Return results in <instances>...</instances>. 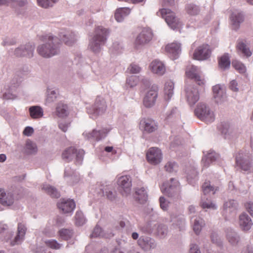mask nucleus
<instances>
[{
    "label": "nucleus",
    "mask_w": 253,
    "mask_h": 253,
    "mask_svg": "<svg viewBox=\"0 0 253 253\" xmlns=\"http://www.w3.org/2000/svg\"><path fill=\"white\" fill-rule=\"evenodd\" d=\"M148 162L152 165H156L161 163L163 159L161 150L157 147H151L146 153Z\"/></svg>",
    "instance_id": "nucleus-13"
},
{
    "label": "nucleus",
    "mask_w": 253,
    "mask_h": 253,
    "mask_svg": "<svg viewBox=\"0 0 253 253\" xmlns=\"http://www.w3.org/2000/svg\"><path fill=\"white\" fill-rule=\"evenodd\" d=\"M37 151V147L35 143L30 140L26 142L25 147V152L27 154H33Z\"/></svg>",
    "instance_id": "nucleus-52"
},
{
    "label": "nucleus",
    "mask_w": 253,
    "mask_h": 253,
    "mask_svg": "<svg viewBox=\"0 0 253 253\" xmlns=\"http://www.w3.org/2000/svg\"><path fill=\"white\" fill-rule=\"evenodd\" d=\"M39 6L47 8L52 7L59 0H37Z\"/></svg>",
    "instance_id": "nucleus-51"
},
{
    "label": "nucleus",
    "mask_w": 253,
    "mask_h": 253,
    "mask_svg": "<svg viewBox=\"0 0 253 253\" xmlns=\"http://www.w3.org/2000/svg\"><path fill=\"white\" fill-rule=\"evenodd\" d=\"M180 185L178 181L174 178H170L169 182H165L161 189L163 193L169 197L177 196L180 192Z\"/></svg>",
    "instance_id": "nucleus-8"
},
{
    "label": "nucleus",
    "mask_w": 253,
    "mask_h": 253,
    "mask_svg": "<svg viewBox=\"0 0 253 253\" xmlns=\"http://www.w3.org/2000/svg\"><path fill=\"white\" fill-rule=\"evenodd\" d=\"M217 190L216 187L212 186L210 181H206L202 185V191L204 194L203 196H205L208 194L213 195Z\"/></svg>",
    "instance_id": "nucleus-46"
},
{
    "label": "nucleus",
    "mask_w": 253,
    "mask_h": 253,
    "mask_svg": "<svg viewBox=\"0 0 253 253\" xmlns=\"http://www.w3.org/2000/svg\"><path fill=\"white\" fill-rule=\"evenodd\" d=\"M121 192L124 196H127L131 190V179L129 175L122 176L117 181Z\"/></svg>",
    "instance_id": "nucleus-12"
},
{
    "label": "nucleus",
    "mask_w": 253,
    "mask_h": 253,
    "mask_svg": "<svg viewBox=\"0 0 253 253\" xmlns=\"http://www.w3.org/2000/svg\"><path fill=\"white\" fill-rule=\"evenodd\" d=\"M239 224L240 227L244 231L250 230L253 225L252 219L246 212H243L240 215Z\"/></svg>",
    "instance_id": "nucleus-25"
},
{
    "label": "nucleus",
    "mask_w": 253,
    "mask_h": 253,
    "mask_svg": "<svg viewBox=\"0 0 253 253\" xmlns=\"http://www.w3.org/2000/svg\"><path fill=\"white\" fill-rule=\"evenodd\" d=\"M110 130L111 129L108 127H97L93 129L91 132H84L83 135L86 139H93L96 141H99L104 138Z\"/></svg>",
    "instance_id": "nucleus-9"
},
{
    "label": "nucleus",
    "mask_w": 253,
    "mask_h": 253,
    "mask_svg": "<svg viewBox=\"0 0 253 253\" xmlns=\"http://www.w3.org/2000/svg\"><path fill=\"white\" fill-rule=\"evenodd\" d=\"M76 224L78 226L84 225L85 222V219L81 211H77L75 215Z\"/></svg>",
    "instance_id": "nucleus-58"
},
{
    "label": "nucleus",
    "mask_w": 253,
    "mask_h": 253,
    "mask_svg": "<svg viewBox=\"0 0 253 253\" xmlns=\"http://www.w3.org/2000/svg\"><path fill=\"white\" fill-rule=\"evenodd\" d=\"M211 50L210 45L203 44L198 46L194 51L193 58L198 60H205L211 56Z\"/></svg>",
    "instance_id": "nucleus-11"
},
{
    "label": "nucleus",
    "mask_w": 253,
    "mask_h": 253,
    "mask_svg": "<svg viewBox=\"0 0 253 253\" xmlns=\"http://www.w3.org/2000/svg\"><path fill=\"white\" fill-rule=\"evenodd\" d=\"M89 66L86 64L77 65L76 68L77 78L81 81H85L89 75Z\"/></svg>",
    "instance_id": "nucleus-30"
},
{
    "label": "nucleus",
    "mask_w": 253,
    "mask_h": 253,
    "mask_svg": "<svg viewBox=\"0 0 253 253\" xmlns=\"http://www.w3.org/2000/svg\"><path fill=\"white\" fill-rule=\"evenodd\" d=\"M58 95L57 90L48 88L46 93V103H50L54 102Z\"/></svg>",
    "instance_id": "nucleus-49"
},
{
    "label": "nucleus",
    "mask_w": 253,
    "mask_h": 253,
    "mask_svg": "<svg viewBox=\"0 0 253 253\" xmlns=\"http://www.w3.org/2000/svg\"><path fill=\"white\" fill-rule=\"evenodd\" d=\"M45 245L50 248L54 250H59L62 247V244L57 242L55 240L50 239L45 241Z\"/></svg>",
    "instance_id": "nucleus-56"
},
{
    "label": "nucleus",
    "mask_w": 253,
    "mask_h": 253,
    "mask_svg": "<svg viewBox=\"0 0 253 253\" xmlns=\"http://www.w3.org/2000/svg\"><path fill=\"white\" fill-rule=\"evenodd\" d=\"M237 49L239 52L247 57L252 54L249 46L242 41H239L237 44Z\"/></svg>",
    "instance_id": "nucleus-41"
},
{
    "label": "nucleus",
    "mask_w": 253,
    "mask_h": 253,
    "mask_svg": "<svg viewBox=\"0 0 253 253\" xmlns=\"http://www.w3.org/2000/svg\"><path fill=\"white\" fill-rule=\"evenodd\" d=\"M198 176V171L195 169H192L187 173V179L189 183L193 184V180L197 179Z\"/></svg>",
    "instance_id": "nucleus-55"
},
{
    "label": "nucleus",
    "mask_w": 253,
    "mask_h": 253,
    "mask_svg": "<svg viewBox=\"0 0 253 253\" xmlns=\"http://www.w3.org/2000/svg\"><path fill=\"white\" fill-rule=\"evenodd\" d=\"M137 244L145 251L154 249L157 246L155 241L149 237H141L138 239Z\"/></svg>",
    "instance_id": "nucleus-24"
},
{
    "label": "nucleus",
    "mask_w": 253,
    "mask_h": 253,
    "mask_svg": "<svg viewBox=\"0 0 253 253\" xmlns=\"http://www.w3.org/2000/svg\"><path fill=\"white\" fill-rule=\"evenodd\" d=\"M139 127L142 130L151 133L157 129L158 126L154 120L149 118H143L140 121Z\"/></svg>",
    "instance_id": "nucleus-21"
},
{
    "label": "nucleus",
    "mask_w": 253,
    "mask_h": 253,
    "mask_svg": "<svg viewBox=\"0 0 253 253\" xmlns=\"http://www.w3.org/2000/svg\"><path fill=\"white\" fill-rule=\"evenodd\" d=\"M166 50L171 55L172 59L175 60L181 53V44L177 42L171 43L166 46Z\"/></svg>",
    "instance_id": "nucleus-31"
},
{
    "label": "nucleus",
    "mask_w": 253,
    "mask_h": 253,
    "mask_svg": "<svg viewBox=\"0 0 253 253\" xmlns=\"http://www.w3.org/2000/svg\"><path fill=\"white\" fill-rule=\"evenodd\" d=\"M235 168L248 171L250 170L252 164L249 153L240 151L235 156Z\"/></svg>",
    "instance_id": "nucleus-7"
},
{
    "label": "nucleus",
    "mask_w": 253,
    "mask_h": 253,
    "mask_svg": "<svg viewBox=\"0 0 253 253\" xmlns=\"http://www.w3.org/2000/svg\"><path fill=\"white\" fill-rule=\"evenodd\" d=\"M135 199L140 204L146 202L148 199L147 191L145 187L137 188L135 191Z\"/></svg>",
    "instance_id": "nucleus-37"
},
{
    "label": "nucleus",
    "mask_w": 253,
    "mask_h": 253,
    "mask_svg": "<svg viewBox=\"0 0 253 253\" xmlns=\"http://www.w3.org/2000/svg\"><path fill=\"white\" fill-rule=\"evenodd\" d=\"M238 207V204L236 201L229 200L224 203L223 214L225 215L226 218L228 213H231L233 216H234L236 215Z\"/></svg>",
    "instance_id": "nucleus-26"
},
{
    "label": "nucleus",
    "mask_w": 253,
    "mask_h": 253,
    "mask_svg": "<svg viewBox=\"0 0 253 253\" xmlns=\"http://www.w3.org/2000/svg\"><path fill=\"white\" fill-rule=\"evenodd\" d=\"M34 49L35 46L32 43H28L16 48L14 50V55L17 57L26 56L30 58L33 56Z\"/></svg>",
    "instance_id": "nucleus-17"
},
{
    "label": "nucleus",
    "mask_w": 253,
    "mask_h": 253,
    "mask_svg": "<svg viewBox=\"0 0 253 253\" xmlns=\"http://www.w3.org/2000/svg\"><path fill=\"white\" fill-rule=\"evenodd\" d=\"M187 101L190 106L194 105L199 99V93L197 88L192 85H187L185 89Z\"/></svg>",
    "instance_id": "nucleus-15"
},
{
    "label": "nucleus",
    "mask_w": 253,
    "mask_h": 253,
    "mask_svg": "<svg viewBox=\"0 0 253 253\" xmlns=\"http://www.w3.org/2000/svg\"><path fill=\"white\" fill-rule=\"evenodd\" d=\"M201 206L203 209H217L216 205L211 202L210 199H209L205 196H202Z\"/></svg>",
    "instance_id": "nucleus-48"
},
{
    "label": "nucleus",
    "mask_w": 253,
    "mask_h": 253,
    "mask_svg": "<svg viewBox=\"0 0 253 253\" xmlns=\"http://www.w3.org/2000/svg\"><path fill=\"white\" fill-rule=\"evenodd\" d=\"M84 154V150H77L75 148L71 147L63 152L62 157L63 160L66 162H69L75 158L76 165H80L83 161Z\"/></svg>",
    "instance_id": "nucleus-6"
},
{
    "label": "nucleus",
    "mask_w": 253,
    "mask_h": 253,
    "mask_svg": "<svg viewBox=\"0 0 253 253\" xmlns=\"http://www.w3.org/2000/svg\"><path fill=\"white\" fill-rule=\"evenodd\" d=\"M219 158L218 154L213 151H210L207 154H204L202 159V165L203 168H208L211 164L215 162Z\"/></svg>",
    "instance_id": "nucleus-28"
},
{
    "label": "nucleus",
    "mask_w": 253,
    "mask_h": 253,
    "mask_svg": "<svg viewBox=\"0 0 253 253\" xmlns=\"http://www.w3.org/2000/svg\"><path fill=\"white\" fill-rule=\"evenodd\" d=\"M159 202L161 208L164 211L168 210L169 204L168 200L164 197L161 196L159 198Z\"/></svg>",
    "instance_id": "nucleus-62"
},
{
    "label": "nucleus",
    "mask_w": 253,
    "mask_h": 253,
    "mask_svg": "<svg viewBox=\"0 0 253 253\" xmlns=\"http://www.w3.org/2000/svg\"><path fill=\"white\" fill-rule=\"evenodd\" d=\"M26 231V228L24 224L19 223L18 226V233L14 240L11 242V245L13 246L20 243L24 237Z\"/></svg>",
    "instance_id": "nucleus-35"
},
{
    "label": "nucleus",
    "mask_w": 253,
    "mask_h": 253,
    "mask_svg": "<svg viewBox=\"0 0 253 253\" xmlns=\"http://www.w3.org/2000/svg\"><path fill=\"white\" fill-rule=\"evenodd\" d=\"M70 176H71L72 178V177L76 178L77 180L79 179V175L75 173L70 167L67 166L65 169L64 177L67 181Z\"/></svg>",
    "instance_id": "nucleus-57"
},
{
    "label": "nucleus",
    "mask_w": 253,
    "mask_h": 253,
    "mask_svg": "<svg viewBox=\"0 0 253 253\" xmlns=\"http://www.w3.org/2000/svg\"><path fill=\"white\" fill-rule=\"evenodd\" d=\"M56 113L59 117H64L68 114V106L62 102L57 104L56 108Z\"/></svg>",
    "instance_id": "nucleus-45"
},
{
    "label": "nucleus",
    "mask_w": 253,
    "mask_h": 253,
    "mask_svg": "<svg viewBox=\"0 0 253 253\" xmlns=\"http://www.w3.org/2000/svg\"><path fill=\"white\" fill-rule=\"evenodd\" d=\"M128 69L132 74H137L141 71V68L138 65L135 64H131Z\"/></svg>",
    "instance_id": "nucleus-64"
},
{
    "label": "nucleus",
    "mask_w": 253,
    "mask_h": 253,
    "mask_svg": "<svg viewBox=\"0 0 253 253\" xmlns=\"http://www.w3.org/2000/svg\"><path fill=\"white\" fill-rule=\"evenodd\" d=\"M130 9L128 7H121L117 9L115 18L118 22H122L125 17L129 14Z\"/></svg>",
    "instance_id": "nucleus-38"
},
{
    "label": "nucleus",
    "mask_w": 253,
    "mask_h": 253,
    "mask_svg": "<svg viewBox=\"0 0 253 253\" xmlns=\"http://www.w3.org/2000/svg\"><path fill=\"white\" fill-rule=\"evenodd\" d=\"M174 84L171 81H168L166 82L164 87V93L166 99L169 100L173 95Z\"/></svg>",
    "instance_id": "nucleus-40"
},
{
    "label": "nucleus",
    "mask_w": 253,
    "mask_h": 253,
    "mask_svg": "<svg viewBox=\"0 0 253 253\" xmlns=\"http://www.w3.org/2000/svg\"><path fill=\"white\" fill-rule=\"evenodd\" d=\"M42 189L53 198H58L60 197V193L53 187L47 184H43Z\"/></svg>",
    "instance_id": "nucleus-47"
},
{
    "label": "nucleus",
    "mask_w": 253,
    "mask_h": 253,
    "mask_svg": "<svg viewBox=\"0 0 253 253\" xmlns=\"http://www.w3.org/2000/svg\"><path fill=\"white\" fill-rule=\"evenodd\" d=\"M179 117V113L177 108H172L170 111L168 112L167 113L166 119L167 120L171 119L172 118H178Z\"/></svg>",
    "instance_id": "nucleus-60"
},
{
    "label": "nucleus",
    "mask_w": 253,
    "mask_h": 253,
    "mask_svg": "<svg viewBox=\"0 0 253 253\" xmlns=\"http://www.w3.org/2000/svg\"><path fill=\"white\" fill-rule=\"evenodd\" d=\"M185 11L186 13L191 16H195L199 14L201 9L200 7L194 3H188L185 5Z\"/></svg>",
    "instance_id": "nucleus-43"
},
{
    "label": "nucleus",
    "mask_w": 253,
    "mask_h": 253,
    "mask_svg": "<svg viewBox=\"0 0 253 253\" xmlns=\"http://www.w3.org/2000/svg\"><path fill=\"white\" fill-rule=\"evenodd\" d=\"M165 168L166 171L169 172H172L176 170L177 165L174 162L170 161L166 164Z\"/></svg>",
    "instance_id": "nucleus-61"
},
{
    "label": "nucleus",
    "mask_w": 253,
    "mask_h": 253,
    "mask_svg": "<svg viewBox=\"0 0 253 253\" xmlns=\"http://www.w3.org/2000/svg\"><path fill=\"white\" fill-rule=\"evenodd\" d=\"M110 31L101 26L94 29L93 33L89 40L88 48L94 53H99L107 41Z\"/></svg>",
    "instance_id": "nucleus-2"
},
{
    "label": "nucleus",
    "mask_w": 253,
    "mask_h": 253,
    "mask_svg": "<svg viewBox=\"0 0 253 253\" xmlns=\"http://www.w3.org/2000/svg\"><path fill=\"white\" fill-rule=\"evenodd\" d=\"M170 222L174 226H177L180 230L183 229L185 224V219L181 214L172 213L170 215Z\"/></svg>",
    "instance_id": "nucleus-33"
},
{
    "label": "nucleus",
    "mask_w": 253,
    "mask_h": 253,
    "mask_svg": "<svg viewBox=\"0 0 253 253\" xmlns=\"http://www.w3.org/2000/svg\"><path fill=\"white\" fill-rule=\"evenodd\" d=\"M157 15L165 19L168 25L171 29H178L181 26V22L175 16V13L169 9H161L157 12Z\"/></svg>",
    "instance_id": "nucleus-5"
},
{
    "label": "nucleus",
    "mask_w": 253,
    "mask_h": 253,
    "mask_svg": "<svg viewBox=\"0 0 253 253\" xmlns=\"http://www.w3.org/2000/svg\"><path fill=\"white\" fill-rule=\"evenodd\" d=\"M114 236V234L110 233L108 234L104 233L102 228L96 225L94 228L92 233L90 235V237H105L106 238L112 237Z\"/></svg>",
    "instance_id": "nucleus-44"
},
{
    "label": "nucleus",
    "mask_w": 253,
    "mask_h": 253,
    "mask_svg": "<svg viewBox=\"0 0 253 253\" xmlns=\"http://www.w3.org/2000/svg\"><path fill=\"white\" fill-rule=\"evenodd\" d=\"M140 81V77L132 75L129 77L126 81V84L130 87H133L136 86Z\"/></svg>",
    "instance_id": "nucleus-53"
},
{
    "label": "nucleus",
    "mask_w": 253,
    "mask_h": 253,
    "mask_svg": "<svg viewBox=\"0 0 253 253\" xmlns=\"http://www.w3.org/2000/svg\"><path fill=\"white\" fill-rule=\"evenodd\" d=\"M150 67L151 71L158 76L163 75L166 71L164 63L159 60L156 59L150 64Z\"/></svg>",
    "instance_id": "nucleus-29"
},
{
    "label": "nucleus",
    "mask_w": 253,
    "mask_h": 253,
    "mask_svg": "<svg viewBox=\"0 0 253 253\" xmlns=\"http://www.w3.org/2000/svg\"><path fill=\"white\" fill-rule=\"evenodd\" d=\"M73 231L67 229H62L59 231V234L62 239L68 240L70 239L73 235Z\"/></svg>",
    "instance_id": "nucleus-54"
},
{
    "label": "nucleus",
    "mask_w": 253,
    "mask_h": 253,
    "mask_svg": "<svg viewBox=\"0 0 253 253\" xmlns=\"http://www.w3.org/2000/svg\"><path fill=\"white\" fill-rule=\"evenodd\" d=\"M218 127L225 139H231L236 136L235 130L228 122L221 123Z\"/></svg>",
    "instance_id": "nucleus-23"
},
{
    "label": "nucleus",
    "mask_w": 253,
    "mask_h": 253,
    "mask_svg": "<svg viewBox=\"0 0 253 253\" xmlns=\"http://www.w3.org/2000/svg\"><path fill=\"white\" fill-rule=\"evenodd\" d=\"M213 97L217 103H221L226 101L227 95L225 87L220 84H216L212 87Z\"/></svg>",
    "instance_id": "nucleus-20"
},
{
    "label": "nucleus",
    "mask_w": 253,
    "mask_h": 253,
    "mask_svg": "<svg viewBox=\"0 0 253 253\" xmlns=\"http://www.w3.org/2000/svg\"><path fill=\"white\" fill-rule=\"evenodd\" d=\"M230 60L229 54L225 53L221 56L218 60L219 67L222 70L228 69L230 66Z\"/></svg>",
    "instance_id": "nucleus-42"
},
{
    "label": "nucleus",
    "mask_w": 253,
    "mask_h": 253,
    "mask_svg": "<svg viewBox=\"0 0 253 253\" xmlns=\"http://www.w3.org/2000/svg\"><path fill=\"white\" fill-rule=\"evenodd\" d=\"M186 75L189 79L196 82L198 85L204 84V80L201 76V72L198 67L192 65L189 70H186Z\"/></svg>",
    "instance_id": "nucleus-18"
},
{
    "label": "nucleus",
    "mask_w": 253,
    "mask_h": 253,
    "mask_svg": "<svg viewBox=\"0 0 253 253\" xmlns=\"http://www.w3.org/2000/svg\"><path fill=\"white\" fill-rule=\"evenodd\" d=\"M194 112L195 115L199 119L207 123H212L215 119L213 112L211 110L209 106L205 103L198 104Z\"/></svg>",
    "instance_id": "nucleus-4"
},
{
    "label": "nucleus",
    "mask_w": 253,
    "mask_h": 253,
    "mask_svg": "<svg viewBox=\"0 0 253 253\" xmlns=\"http://www.w3.org/2000/svg\"><path fill=\"white\" fill-rule=\"evenodd\" d=\"M153 34L151 29H144L137 37L135 42V47L138 49L141 46L148 43L152 38Z\"/></svg>",
    "instance_id": "nucleus-14"
},
{
    "label": "nucleus",
    "mask_w": 253,
    "mask_h": 253,
    "mask_svg": "<svg viewBox=\"0 0 253 253\" xmlns=\"http://www.w3.org/2000/svg\"><path fill=\"white\" fill-rule=\"evenodd\" d=\"M226 238L229 243L232 246L237 245L240 240L238 234L234 230L231 228L227 230Z\"/></svg>",
    "instance_id": "nucleus-36"
},
{
    "label": "nucleus",
    "mask_w": 253,
    "mask_h": 253,
    "mask_svg": "<svg viewBox=\"0 0 253 253\" xmlns=\"http://www.w3.org/2000/svg\"><path fill=\"white\" fill-rule=\"evenodd\" d=\"M14 198L11 193H6L5 191L0 188V203L4 206H10L13 203Z\"/></svg>",
    "instance_id": "nucleus-32"
},
{
    "label": "nucleus",
    "mask_w": 253,
    "mask_h": 253,
    "mask_svg": "<svg viewBox=\"0 0 253 253\" xmlns=\"http://www.w3.org/2000/svg\"><path fill=\"white\" fill-rule=\"evenodd\" d=\"M44 43L39 45L37 48L39 55L44 58H50L60 53L61 43L58 37L48 35Z\"/></svg>",
    "instance_id": "nucleus-1"
},
{
    "label": "nucleus",
    "mask_w": 253,
    "mask_h": 253,
    "mask_svg": "<svg viewBox=\"0 0 253 253\" xmlns=\"http://www.w3.org/2000/svg\"><path fill=\"white\" fill-rule=\"evenodd\" d=\"M59 209L65 214H72L76 207V204L73 200L62 199L58 203Z\"/></svg>",
    "instance_id": "nucleus-19"
},
{
    "label": "nucleus",
    "mask_w": 253,
    "mask_h": 253,
    "mask_svg": "<svg viewBox=\"0 0 253 253\" xmlns=\"http://www.w3.org/2000/svg\"><path fill=\"white\" fill-rule=\"evenodd\" d=\"M230 20L232 28L234 30H237L244 20V16L242 12L236 10L231 14Z\"/></svg>",
    "instance_id": "nucleus-22"
},
{
    "label": "nucleus",
    "mask_w": 253,
    "mask_h": 253,
    "mask_svg": "<svg viewBox=\"0 0 253 253\" xmlns=\"http://www.w3.org/2000/svg\"><path fill=\"white\" fill-rule=\"evenodd\" d=\"M158 97V87L153 86L146 93L143 99V104L147 108L152 107Z\"/></svg>",
    "instance_id": "nucleus-16"
},
{
    "label": "nucleus",
    "mask_w": 253,
    "mask_h": 253,
    "mask_svg": "<svg viewBox=\"0 0 253 253\" xmlns=\"http://www.w3.org/2000/svg\"><path fill=\"white\" fill-rule=\"evenodd\" d=\"M102 194L111 201L115 200L116 196L115 191H113L112 189L109 186H106L102 189H101Z\"/></svg>",
    "instance_id": "nucleus-50"
},
{
    "label": "nucleus",
    "mask_w": 253,
    "mask_h": 253,
    "mask_svg": "<svg viewBox=\"0 0 253 253\" xmlns=\"http://www.w3.org/2000/svg\"><path fill=\"white\" fill-rule=\"evenodd\" d=\"M155 228L157 229L158 235L160 238H165L167 235L168 229L166 225L159 224L156 226V224H153L151 221L149 222L146 227L144 226L141 229L144 233H150L153 232Z\"/></svg>",
    "instance_id": "nucleus-10"
},
{
    "label": "nucleus",
    "mask_w": 253,
    "mask_h": 253,
    "mask_svg": "<svg viewBox=\"0 0 253 253\" xmlns=\"http://www.w3.org/2000/svg\"><path fill=\"white\" fill-rule=\"evenodd\" d=\"M59 37L68 45H72L76 40L75 34L71 31L63 30L59 33Z\"/></svg>",
    "instance_id": "nucleus-27"
},
{
    "label": "nucleus",
    "mask_w": 253,
    "mask_h": 253,
    "mask_svg": "<svg viewBox=\"0 0 253 253\" xmlns=\"http://www.w3.org/2000/svg\"><path fill=\"white\" fill-rule=\"evenodd\" d=\"M191 222L194 232L199 235L205 224L204 221L199 216H193L191 217Z\"/></svg>",
    "instance_id": "nucleus-34"
},
{
    "label": "nucleus",
    "mask_w": 253,
    "mask_h": 253,
    "mask_svg": "<svg viewBox=\"0 0 253 253\" xmlns=\"http://www.w3.org/2000/svg\"><path fill=\"white\" fill-rule=\"evenodd\" d=\"M30 117L33 119H40L43 116L42 108L39 106H32L29 109Z\"/></svg>",
    "instance_id": "nucleus-39"
},
{
    "label": "nucleus",
    "mask_w": 253,
    "mask_h": 253,
    "mask_svg": "<svg viewBox=\"0 0 253 253\" xmlns=\"http://www.w3.org/2000/svg\"><path fill=\"white\" fill-rule=\"evenodd\" d=\"M211 237V241L213 243L219 246L222 245V242L220 240V238L218 237V235L216 233H212Z\"/></svg>",
    "instance_id": "nucleus-63"
},
{
    "label": "nucleus",
    "mask_w": 253,
    "mask_h": 253,
    "mask_svg": "<svg viewBox=\"0 0 253 253\" xmlns=\"http://www.w3.org/2000/svg\"><path fill=\"white\" fill-rule=\"evenodd\" d=\"M232 65L236 70L238 71L241 73H244L246 71L245 66L239 61H233Z\"/></svg>",
    "instance_id": "nucleus-59"
},
{
    "label": "nucleus",
    "mask_w": 253,
    "mask_h": 253,
    "mask_svg": "<svg viewBox=\"0 0 253 253\" xmlns=\"http://www.w3.org/2000/svg\"><path fill=\"white\" fill-rule=\"evenodd\" d=\"M107 105L105 100L101 96H97L91 106L86 107V111L89 117L96 119L103 115L106 111Z\"/></svg>",
    "instance_id": "nucleus-3"
}]
</instances>
